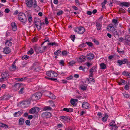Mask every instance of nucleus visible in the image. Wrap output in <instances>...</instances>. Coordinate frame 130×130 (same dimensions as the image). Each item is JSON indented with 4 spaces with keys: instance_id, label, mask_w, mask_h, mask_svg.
<instances>
[{
    "instance_id": "obj_1",
    "label": "nucleus",
    "mask_w": 130,
    "mask_h": 130,
    "mask_svg": "<svg viewBox=\"0 0 130 130\" xmlns=\"http://www.w3.org/2000/svg\"><path fill=\"white\" fill-rule=\"evenodd\" d=\"M25 3L26 7L28 8L33 7L35 8L37 6V2L35 0H25Z\"/></svg>"
},
{
    "instance_id": "obj_2",
    "label": "nucleus",
    "mask_w": 130,
    "mask_h": 130,
    "mask_svg": "<svg viewBox=\"0 0 130 130\" xmlns=\"http://www.w3.org/2000/svg\"><path fill=\"white\" fill-rule=\"evenodd\" d=\"M18 18L19 20L23 23H25L27 20L25 14L23 13L19 14Z\"/></svg>"
},
{
    "instance_id": "obj_3",
    "label": "nucleus",
    "mask_w": 130,
    "mask_h": 130,
    "mask_svg": "<svg viewBox=\"0 0 130 130\" xmlns=\"http://www.w3.org/2000/svg\"><path fill=\"white\" fill-rule=\"evenodd\" d=\"M42 96V94L40 92H37L32 95L31 99L32 100L35 101L40 99Z\"/></svg>"
},
{
    "instance_id": "obj_4",
    "label": "nucleus",
    "mask_w": 130,
    "mask_h": 130,
    "mask_svg": "<svg viewBox=\"0 0 130 130\" xmlns=\"http://www.w3.org/2000/svg\"><path fill=\"white\" fill-rule=\"evenodd\" d=\"M74 31L80 34H83L85 31L84 27H77L74 29Z\"/></svg>"
},
{
    "instance_id": "obj_5",
    "label": "nucleus",
    "mask_w": 130,
    "mask_h": 130,
    "mask_svg": "<svg viewBox=\"0 0 130 130\" xmlns=\"http://www.w3.org/2000/svg\"><path fill=\"white\" fill-rule=\"evenodd\" d=\"M46 75L51 78H53L56 77L57 74L53 71H49L46 72Z\"/></svg>"
},
{
    "instance_id": "obj_6",
    "label": "nucleus",
    "mask_w": 130,
    "mask_h": 130,
    "mask_svg": "<svg viewBox=\"0 0 130 130\" xmlns=\"http://www.w3.org/2000/svg\"><path fill=\"white\" fill-rule=\"evenodd\" d=\"M44 93L45 96H48L50 99H55L56 98L54 95L50 92L45 91L44 92Z\"/></svg>"
},
{
    "instance_id": "obj_7",
    "label": "nucleus",
    "mask_w": 130,
    "mask_h": 130,
    "mask_svg": "<svg viewBox=\"0 0 130 130\" xmlns=\"http://www.w3.org/2000/svg\"><path fill=\"white\" fill-rule=\"evenodd\" d=\"M117 63H119L120 65H121L125 63H126L128 64H129L130 63V62L128 61V59H125L123 60H118L117 61Z\"/></svg>"
},
{
    "instance_id": "obj_8",
    "label": "nucleus",
    "mask_w": 130,
    "mask_h": 130,
    "mask_svg": "<svg viewBox=\"0 0 130 130\" xmlns=\"http://www.w3.org/2000/svg\"><path fill=\"white\" fill-rule=\"evenodd\" d=\"M51 113L49 112H43L41 115L42 117L45 118H49L51 117Z\"/></svg>"
},
{
    "instance_id": "obj_9",
    "label": "nucleus",
    "mask_w": 130,
    "mask_h": 130,
    "mask_svg": "<svg viewBox=\"0 0 130 130\" xmlns=\"http://www.w3.org/2000/svg\"><path fill=\"white\" fill-rule=\"evenodd\" d=\"M86 57L87 60L90 61L94 58V55L93 53H90L87 55Z\"/></svg>"
},
{
    "instance_id": "obj_10",
    "label": "nucleus",
    "mask_w": 130,
    "mask_h": 130,
    "mask_svg": "<svg viewBox=\"0 0 130 130\" xmlns=\"http://www.w3.org/2000/svg\"><path fill=\"white\" fill-rule=\"evenodd\" d=\"M96 28L98 31L101 30L102 26V23L100 21H98L96 22Z\"/></svg>"
},
{
    "instance_id": "obj_11",
    "label": "nucleus",
    "mask_w": 130,
    "mask_h": 130,
    "mask_svg": "<svg viewBox=\"0 0 130 130\" xmlns=\"http://www.w3.org/2000/svg\"><path fill=\"white\" fill-rule=\"evenodd\" d=\"M39 108L37 107H34L30 110V112L31 113H37L39 111Z\"/></svg>"
},
{
    "instance_id": "obj_12",
    "label": "nucleus",
    "mask_w": 130,
    "mask_h": 130,
    "mask_svg": "<svg viewBox=\"0 0 130 130\" xmlns=\"http://www.w3.org/2000/svg\"><path fill=\"white\" fill-rule=\"evenodd\" d=\"M107 30L109 31L113 32L115 30V29L112 24H110L108 25Z\"/></svg>"
},
{
    "instance_id": "obj_13",
    "label": "nucleus",
    "mask_w": 130,
    "mask_h": 130,
    "mask_svg": "<svg viewBox=\"0 0 130 130\" xmlns=\"http://www.w3.org/2000/svg\"><path fill=\"white\" fill-rule=\"evenodd\" d=\"M60 118L63 120L64 121L68 122L70 120V117L68 116H61L60 117Z\"/></svg>"
},
{
    "instance_id": "obj_14",
    "label": "nucleus",
    "mask_w": 130,
    "mask_h": 130,
    "mask_svg": "<svg viewBox=\"0 0 130 130\" xmlns=\"http://www.w3.org/2000/svg\"><path fill=\"white\" fill-rule=\"evenodd\" d=\"M1 76L4 78H5V79L6 80H7L8 79L9 75L7 72H4L2 73L1 74Z\"/></svg>"
},
{
    "instance_id": "obj_15",
    "label": "nucleus",
    "mask_w": 130,
    "mask_h": 130,
    "mask_svg": "<svg viewBox=\"0 0 130 130\" xmlns=\"http://www.w3.org/2000/svg\"><path fill=\"white\" fill-rule=\"evenodd\" d=\"M89 104L86 102H84L82 105V107L83 108L87 109L89 107Z\"/></svg>"
},
{
    "instance_id": "obj_16",
    "label": "nucleus",
    "mask_w": 130,
    "mask_h": 130,
    "mask_svg": "<svg viewBox=\"0 0 130 130\" xmlns=\"http://www.w3.org/2000/svg\"><path fill=\"white\" fill-rule=\"evenodd\" d=\"M11 26L13 31H15L17 30V25L16 23L14 22H12L11 24Z\"/></svg>"
},
{
    "instance_id": "obj_17",
    "label": "nucleus",
    "mask_w": 130,
    "mask_h": 130,
    "mask_svg": "<svg viewBox=\"0 0 130 130\" xmlns=\"http://www.w3.org/2000/svg\"><path fill=\"white\" fill-rule=\"evenodd\" d=\"M34 21L35 24H39L41 23V21L38 18H35L34 19Z\"/></svg>"
},
{
    "instance_id": "obj_18",
    "label": "nucleus",
    "mask_w": 130,
    "mask_h": 130,
    "mask_svg": "<svg viewBox=\"0 0 130 130\" xmlns=\"http://www.w3.org/2000/svg\"><path fill=\"white\" fill-rule=\"evenodd\" d=\"M86 57L82 55L78 59V61L80 62H84L86 60Z\"/></svg>"
},
{
    "instance_id": "obj_19",
    "label": "nucleus",
    "mask_w": 130,
    "mask_h": 130,
    "mask_svg": "<svg viewBox=\"0 0 130 130\" xmlns=\"http://www.w3.org/2000/svg\"><path fill=\"white\" fill-rule=\"evenodd\" d=\"M3 52L5 54H8L10 52V49L9 47H6L4 48Z\"/></svg>"
},
{
    "instance_id": "obj_20",
    "label": "nucleus",
    "mask_w": 130,
    "mask_h": 130,
    "mask_svg": "<svg viewBox=\"0 0 130 130\" xmlns=\"http://www.w3.org/2000/svg\"><path fill=\"white\" fill-rule=\"evenodd\" d=\"M15 63V61H14L13 62L12 66L10 67L9 69L11 71L14 70L16 69Z\"/></svg>"
},
{
    "instance_id": "obj_21",
    "label": "nucleus",
    "mask_w": 130,
    "mask_h": 130,
    "mask_svg": "<svg viewBox=\"0 0 130 130\" xmlns=\"http://www.w3.org/2000/svg\"><path fill=\"white\" fill-rule=\"evenodd\" d=\"M23 113L22 110L19 111L17 112L14 113V116L17 117H19L20 116L22 115Z\"/></svg>"
},
{
    "instance_id": "obj_22",
    "label": "nucleus",
    "mask_w": 130,
    "mask_h": 130,
    "mask_svg": "<svg viewBox=\"0 0 130 130\" xmlns=\"http://www.w3.org/2000/svg\"><path fill=\"white\" fill-rule=\"evenodd\" d=\"M46 46H43L42 45L39 46V52L40 53H42L44 52L46 48Z\"/></svg>"
},
{
    "instance_id": "obj_23",
    "label": "nucleus",
    "mask_w": 130,
    "mask_h": 130,
    "mask_svg": "<svg viewBox=\"0 0 130 130\" xmlns=\"http://www.w3.org/2000/svg\"><path fill=\"white\" fill-rule=\"evenodd\" d=\"M130 4L128 2H122L121 3L120 5L128 7L129 6Z\"/></svg>"
},
{
    "instance_id": "obj_24",
    "label": "nucleus",
    "mask_w": 130,
    "mask_h": 130,
    "mask_svg": "<svg viewBox=\"0 0 130 130\" xmlns=\"http://www.w3.org/2000/svg\"><path fill=\"white\" fill-rule=\"evenodd\" d=\"M63 111H66L67 112H73V109L72 108H64L63 109Z\"/></svg>"
},
{
    "instance_id": "obj_25",
    "label": "nucleus",
    "mask_w": 130,
    "mask_h": 130,
    "mask_svg": "<svg viewBox=\"0 0 130 130\" xmlns=\"http://www.w3.org/2000/svg\"><path fill=\"white\" fill-rule=\"evenodd\" d=\"M5 43L6 46H10L12 45V42L11 40H7Z\"/></svg>"
},
{
    "instance_id": "obj_26",
    "label": "nucleus",
    "mask_w": 130,
    "mask_h": 130,
    "mask_svg": "<svg viewBox=\"0 0 130 130\" xmlns=\"http://www.w3.org/2000/svg\"><path fill=\"white\" fill-rule=\"evenodd\" d=\"M24 123V120L23 118H20L19 121V124L20 125H23Z\"/></svg>"
},
{
    "instance_id": "obj_27",
    "label": "nucleus",
    "mask_w": 130,
    "mask_h": 130,
    "mask_svg": "<svg viewBox=\"0 0 130 130\" xmlns=\"http://www.w3.org/2000/svg\"><path fill=\"white\" fill-rule=\"evenodd\" d=\"M113 35L115 38H118L119 36V34L118 32L116 31H114L112 32Z\"/></svg>"
},
{
    "instance_id": "obj_28",
    "label": "nucleus",
    "mask_w": 130,
    "mask_h": 130,
    "mask_svg": "<svg viewBox=\"0 0 130 130\" xmlns=\"http://www.w3.org/2000/svg\"><path fill=\"white\" fill-rule=\"evenodd\" d=\"M25 89L24 87L21 88L18 92V93L20 94H23L25 91Z\"/></svg>"
},
{
    "instance_id": "obj_29",
    "label": "nucleus",
    "mask_w": 130,
    "mask_h": 130,
    "mask_svg": "<svg viewBox=\"0 0 130 130\" xmlns=\"http://www.w3.org/2000/svg\"><path fill=\"white\" fill-rule=\"evenodd\" d=\"M78 101L77 99H71L70 100L71 103L73 105H74L75 104V103L77 102Z\"/></svg>"
},
{
    "instance_id": "obj_30",
    "label": "nucleus",
    "mask_w": 130,
    "mask_h": 130,
    "mask_svg": "<svg viewBox=\"0 0 130 130\" xmlns=\"http://www.w3.org/2000/svg\"><path fill=\"white\" fill-rule=\"evenodd\" d=\"M20 86V84L19 83H16L13 87V88H16V90H17L19 88Z\"/></svg>"
},
{
    "instance_id": "obj_31",
    "label": "nucleus",
    "mask_w": 130,
    "mask_h": 130,
    "mask_svg": "<svg viewBox=\"0 0 130 130\" xmlns=\"http://www.w3.org/2000/svg\"><path fill=\"white\" fill-rule=\"evenodd\" d=\"M96 67L94 66L90 70V72L91 73H93L96 71Z\"/></svg>"
},
{
    "instance_id": "obj_32",
    "label": "nucleus",
    "mask_w": 130,
    "mask_h": 130,
    "mask_svg": "<svg viewBox=\"0 0 130 130\" xmlns=\"http://www.w3.org/2000/svg\"><path fill=\"white\" fill-rule=\"evenodd\" d=\"M108 117V115H107L105 114L104 117L102 118V120L103 122L106 121L107 120V119Z\"/></svg>"
},
{
    "instance_id": "obj_33",
    "label": "nucleus",
    "mask_w": 130,
    "mask_h": 130,
    "mask_svg": "<svg viewBox=\"0 0 130 130\" xmlns=\"http://www.w3.org/2000/svg\"><path fill=\"white\" fill-rule=\"evenodd\" d=\"M100 67L102 69H105L106 68V65L104 63H102L100 64Z\"/></svg>"
},
{
    "instance_id": "obj_34",
    "label": "nucleus",
    "mask_w": 130,
    "mask_h": 130,
    "mask_svg": "<svg viewBox=\"0 0 130 130\" xmlns=\"http://www.w3.org/2000/svg\"><path fill=\"white\" fill-rule=\"evenodd\" d=\"M34 49L35 51L37 53L39 52V47H37L36 46H34Z\"/></svg>"
},
{
    "instance_id": "obj_35",
    "label": "nucleus",
    "mask_w": 130,
    "mask_h": 130,
    "mask_svg": "<svg viewBox=\"0 0 130 130\" xmlns=\"http://www.w3.org/2000/svg\"><path fill=\"white\" fill-rule=\"evenodd\" d=\"M54 54L55 55L58 56L59 55H61V52L60 51L58 50L56 52H55Z\"/></svg>"
},
{
    "instance_id": "obj_36",
    "label": "nucleus",
    "mask_w": 130,
    "mask_h": 130,
    "mask_svg": "<svg viewBox=\"0 0 130 130\" xmlns=\"http://www.w3.org/2000/svg\"><path fill=\"white\" fill-rule=\"evenodd\" d=\"M80 87L81 89L83 91L87 89V86L86 85H83L81 86Z\"/></svg>"
},
{
    "instance_id": "obj_37",
    "label": "nucleus",
    "mask_w": 130,
    "mask_h": 130,
    "mask_svg": "<svg viewBox=\"0 0 130 130\" xmlns=\"http://www.w3.org/2000/svg\"><path fill=\"white\" fill-rule=\"evenodd\" d=\"M48 45H51L52 46L55 45L56 46H58V44L55 42H54L48 43Z\"/></svg>"
},
{
    "instance_id": "obj_38",
    "label": "nucleus",
    "mask_w": 130,
    "mask_h": 130,
    "mask_svg": "<svg viewBox=\"0 0 130 130\" xmlns=\"http://www.w3.org/2000/svg\"><path fill=\"white\" fill-rule=\"evenodd\" d=\"M0 125L1 127H3L5 128H8V126L4 124L1 123L0 124Z\"/></svg>"
},
{
    "instance_id": "obj_39",
    "label": "nucleus",
    "mask_w": 130,
    "mask_h": 130,
    "mask_svg": "<svg viewBox=\"0 0 130 130\" xmlns=\"http://www.w3.org/2000/svg\"><path fill=\"white\" fill-rule=\"evenodd\" d=\"M123 94L125 98H128L129 97V95L127 92H125Z\"/></svg>"
},
{
    "instance_id": "obj_40",
    "label": "nucleus",
    "mask_w": 130,
    "mask_h": 130,
    "mask_svg": "<svg viewBox=\"0 0 130 130\" xmlns=\"http://www.w3.org/2000/svg\"><path fill=\"white\" fill-rule=\"evenodd\" d=\"M35 26L37 28L38 30H40L41 29V25L39 24H35Z\"/></svg>"
},
{
    "instance_id": "obj_41",
    "label": "nucleus",
    "mask_w": 130,
    "mask_h": 130,
    "mask_svg": "<svg viewBox=\"0 0 130 130\" xmlns=\"http://www.w3.org/2000/svg\"><path fill=\"white\" fill-rule=\"evenodd\" d=\"M29 57L27 55H24L22 57V59L23 60H27L29 58Z\"/></svg>"
},
{
    "instance_id": "obj_42",
    "label": "nucleus",
    "mask_w": 130,
    "mask_h": 130,
    "mask_svg": "<svg viewBox=\"0 0 130 130\" xmlns=\"http://www.w3.org/2000/svg\"><path fill=\"white\" fill-rule=\"evenodd\" d=\"M33 49L31 48L29 51H28L27 53L29 54H32L33 53Z\"/></svg>"
},
{
    "instance_id": "obj_43",
    "label": "nucleus",
    "mask_w": 130,
    "mask_h": 130,
    "mask_svg": "<svg viewBox=\"0 0 130 130\" xmlns=\"http://www.w3.org/2000/svg\"><path fill=\"white\" fill-rule=\"evenodd\" d=\"M86 43L90 47H92L93 46V44L91 42H86Z\"/></svg>"
},
{
    "instance_id": "obj_44",
    "label": "nucleus",
    "mask_w": 130,
    "mask_h": 130,
    "mask_svg": "<svg viewBox=\"0 0 130 130\" xmlns=\"http://www.w3.org/2000/svg\"><path fill=\"white\" fill-rule=\"evenodd\" d=\"M52 109L49 106H47L44 108L43 109L45 110H50Z\"/></svg>"
},
{
    "instance_id": "obj_45",
    "label": "nucleus",
    "mask_w": 130,
    "mask_h": 130,
    "mask_svg": "<svg viewBox=\"0 0 130 130\" xmlns=\"http://www.w3.org/2000/svg\"><path fill=\"white\" fill-rule=\"evenodd\" d=\"M112 22L114 24L115 26L118 24L117 20L116 19H113L112 20Z\"/></svg>"
},
{
    "instance_id": "obj_46",
    "label": "nucleus",
    "mask_w": 130,
    "mask_h": 130,
    "mask_svg": "<svg viewBox=\"0 0 130 130\" xmlns=\"http://www.w3.org/2000/svg\"><path fill=\"white\" fill-rule=\"evenodd\" d=\"M117 127L116 125L112 126V128H111V130H116L117 128Z\"/></svg>"
},
{
    "instance_id": "obj_47",
    "label": "nucleus",
    "mask_w": 130,
    "mask_h": 130,
    "mask_svg": "<svg viewBox=\"0 0 130 130\" xmlns=\"http://www.w3.org/2000/svg\"><path fill=\"white\" fill-rule=\"evenodd\" d=\"M28 20L29 22L31 23L32 20V18L31 15L28 16Z\"/></svg>"
},
{
    "instance_id": "obj_48",
    "label": "nucleus",
    "mask_w": 130,
    "mask_h": 130,
    "mask_svg": "<svg viewBox=\"0 0 130 130\" xmlns=\"http://www.w3.org/2000/svg\"><path fill=\"white\" fill-rule=\"evenodd\" d=\"M125 40L127 41L130 42V36H126L125 38Z\"/></svg>"
},
{
    "instance_id": "obj_49",
    "label": "nucleus",
    "mask_w": 130,
    "mask_h": 130,
    "mask_svg": "<svg viewBox=\"0 0 130 130\" xmlns=\"http://www.w3.org/2000/svg\"><path fill=\"white\" fill-rule=\"evenodd\" d=\"M70 37L71 38V40H72V41L74 42L75 38V36L74 35H71L70 36Z\"/></svg>"
},
{
    "instance_id": "obj_50",
    "label": "nucleus",
    "mask_w": 130,
    "mask_h": 130,
    "mask_svg": "<svg viewBox=\"0 0 130 130\" xmlns=\"http://www.w3.org/2000/svg\"><path fill=\"white\" fill-rule=\"evenodd\" d=\"M26 124L28 125H30L31 124L30 121L29 120H26L25 121Z\"/></svg>"
},
{
    "instance_id": "obj_51",
    "label": "nucleus",
    "mask_w": 130,
    "mask_h": 130,
    "mask_svg": "<svg viewBox=\"0 0 130 130\" xmlns=\"http://www.w3.org/2000/svg\"><path fill=\"white\" fill-rule=\"evenodd\" d=\"M115 125L116 124H115V121H112L109 124V125L111 126H112Z\"/></svg>"
},
{
    "instance_id": "obj_52",
    "label": "nucleus",
    "mask_w": 130,
    "mask_h": 130,
    "mask_svg": "<svg viewBox=\"0 0 130 130\" xmlns=\"http://www.w3.org/2000/svg\"><path fill=\"white\" fill-rule=\"evenodd\" d=\"M122 83L124 84L126 83L125 82V80L123 79H121V80L120 82L119 83V85H121L122 84Z\"/></svg>"
},
{
    "instance_id": "obj_53",
    "label": "nucleus",
    "mask_w": 130,
    "mask_h": 130,
    "mask_svg": "<svg viewBox=\"0 0 130 130\" xmlns=\"http://www.w3.org/2000/svg\"><path fill=\"white\" fill-rule=\"evenodd\" d=\"M73 76L72 75H71L69 76V77H67L66 79L68 80H70L72 79H73Z\"/></svg>"
},
{
    "instance_id": "obj_54",
    "label": "nucleus",
    "mask_w": 130,
    "mask_h": 130,
    "mask_svg": "<svg viewBox=\"0 0 130 130\" xmlns=\"http://www.w3.org/2000/svg\"><path fill=\"white\" fill-rule=\"evenodd\" d=\"M119 12L122 13H125V11L124 9L122 8L119 9Z\"/></svg>"
},
{
    "instance_id": "obj_55",
    "label": "nucleus",
    "mask_w": 130,
    "mask_h": 130,
    "mask_svg": "<svg viewBox=\"0 0 130 130\" xmlns=\"http://www.w3.org/2000/svg\"><path fill=\"white\" fill-rule=\"evenodd\" d=\"M63 13V11L62 10H61L59 11V12H58L57 13V15L59 16L60 15H61Z\"/></svg>"
},
{
    "instance_id": "obj_56",
    "label": "nucleus",
    "mask_w": 130,
    "mask_h": 130,
    "mask_svg": "<svg viewBox=\"0 0 130 130\" xmlns=\"http://www.w3.org/2000/svg\"><path fill=\"white\" fill-rule=\"evenodd\" d=\"M59 63L60 65L64 66V61L63 60H61L60 62Z\"/></svg>"
},
{
    "instance_id": "obj_57",
    "label": "nucleus",
    "mask_w": 130,
    "mask_h": 130,
    "mask_svg": "<svg viewBox=\"0 0 130 130\" xmlns=\"http://www.w3.org/2000/svg\"><path fill=\"white\" fill-rule=\"evenodd\" d=\"M128 73L127 72L124 71L123 72L122 74L126 76H128Z\"/></svg>"
},
{
    "instance_id": "obj_58",
    "label": "nucleus",
    "mask_w": 130,
    "mask_h": 130,
    "mask_svg": "<svg viewBox=\"0 0 130 130\" xmlns=\"http://www.w3.org/2000/svg\"><path fill=\"white\" fill-rule=\"evenodd\" d=\"M62 53L63 55H67V52L66 51H63L62 52Z\"/></svg>"
},
{
    "instance_id": "obj_59",
    "label": "nucleus",
    "mask_w": 130,
    "mask_h": 130,
    "mask_svg": "<svg viewBox=\"0 0 130 130\" xmlns=\"http://www.w3.org/2000/svg\"><path fill=\"white\" fill-rule=\"evenodd\" d=\"M75 63V62L74 61H72L69 63V66H72L73 65V64H74Z\"/></svg>"
},
{
    "instance_id": "obj_60",
    "label": "nucleus",
    "mask_w": 130,
    "mask_h": 130,
    "mask_svg": "<svg viewBox=\"0 0 130 130\" xmlns=\"http://www.w3.org/2000/svg\"><path fill=\"white\" fill-rule=\"evenodd\" d=\"M45 24H47L48 23V19L46 17L45 18Z\"/></svg>"
},
{
    "instance_id": "obj_61",
    "label": "nucleus",
    "mask_w": 130,
    "mask_h": 130,
    "mask_svg": "<svg viewBox=\"0 0 130 130\" xmlns=\"http://www.w3.org/2000/svg\"><path fill=\"white\" fill-rule=\"evenodd\" d=\"M21 81H23L27 80V77H24L20 78Z\"/></svg>"
},
{
    "instance_id": "obj_62",
    "label": "nucleus",
    "mask_w": 130,
    "mask_h": 130,
    "mask_svg": "<svg viewBox=\"0 0 130 130\" xmlns=\"http://www.w3.org/2000/svg\"><path fill=\"white\" fill-rule=\"evenodd\" d=\"M44 40L45 41L43 42V43L41 44L42 45L46 41H49V39L48 38H46Z\"/></svg>"
},
{
    "instance_id": "obj_63",
    "label": "nucleus",
    "mask_w": 130,
    "mask_h": 130,
    "mask_svg": "<svg viewBox=\"0 0 130 130\" xmlns=\"http://www.w3.org/2000/svg\"><path fill=\"white\" fill-rule=\"evenodd\" d=\"M124 88L127 90H128L129 89V86L127 85H126L125 86Z\"/></svg>"
},
{
    "instance_id": "obj_64",
    "label": "nucleus",
    "mask_w": 130,
    "mask_h": 130,
    "mask_svg": "<svg viewBox=\"0 0 130 130\" xmlns=\"http://www.w3.org/2000/svg\"><path fill=\"white\" fill-rule=\"evenodd\" d=\"M10 11V10L8 8H6L5 10V12L6 13H8Z\"/></svg>"
}]
</instances>
